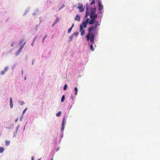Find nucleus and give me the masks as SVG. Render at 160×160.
Instances as JSON below:
<instances>
[{
  "label": "nucleus",
  "mask_w": 160,
  "mask_h": 160,
  "mask_svg": "<svg viewBox=\"0 0 160 160\" xmlns=\"http://www.w3.org/2000/svg\"><path fill=\"white\" fill-rule=\"evenodd\" d=\"M98 15L96 13L93 15L90 16V18H87L86 19H84L82 22L86 26L88 24L89 25H94V23L97 20L96 19L98 18Z\"/></svg>",
  "instance_id": "obj_1"
},
{
  "label": "nucleus",
  "mask_w": 160,
  "mask_h": 160,
  "mask_svg": "<svg viewBox=\"0 0 160 160\" xmlns=\"http://www.w3.org/2000/svg\"><path fill=\"white\" fill-rule=\"evenodd\" d=\"M88 32L86 35V38H88L95 40V37L98 34V30H88Z\"/></svg>",
  "instance_id": "obj_2"
},
{
  "label": "nucleus",
  "mask_w": 160,
  "mask_h": 160,
  "mask_svg": "<svg viewBox=\"0 0 160 160\" xmlns=\"http://www.w3.org/2000/svg\"><path fill=\"white\" fill-rule=\"evenodd\" d=\"M97 2V4L98 6V10L97 14H102L103 12L102 10L103 9V5L102 4V2L101 0H98Z\"/></svg>",
  "instance_id": "obj_3"
},
{
  "label": "nucleus",
  "mask_w": 160,
  "mask_h": 160,
  "mask_svg": "<svg viewBox=\"0 0 160 160\" xmlns=\"http://www.w3.org/2000/svg\"><path fill=\"white\" fill-rule=\"evenodd\" d=\"M92 10H91V11H85V14L84 17V18H87L88 16H89L90 18V16L96 14V11H95V8H92Z\"/></svg>",
  "instance_id": "obj_4"
},
{
  "label": "nucleus",
  "mask_w": 160,
  "mask_h": 160,
  "mask_svg": "<svg viewBox=\"0 0 160 160\" xmlns=\"http://www.w3.org/2000/svg\"><path fill=\"white\" fill-rule=\"evenodd\" d=\"M86 26L82 22L79 26V32L81 33V36H83L85 34V28H86Z\"/></svg>",
  "instance_id": "obj_5"
},
{
  "label": "nucleus",
  "mask_w": 160,
  "mask_h": 160,
  "mask_svg": "<svg viewBox=\"0 0 160 160\" xmlns=\"http://www.w3.org/2000/svg\"><path fill=\"white\" fill-rule=\"evenodd\" d=\"M87 41L88 42H89L88 43V44L89 45V48L92 51H94V49L93 47V44H94L95 40L91 39L88 38H86Z\"/></svg>",
  "instance_id": "obj_6"
},
{
  "label": "nucleus",
  "mask_w": 160,
  "mask_h": 160,
  "mask_svg": "<svg viewBox=\"0 0 160 160\" xmlns=\"http://www.w3.org/2000/svg\"><path fill=\"white\" fill-rule=\"evenodd\" d=\"M101 20L99 22L97 20L94 23V26L92 27H90L88 28V30H92L97 29L98 27L100 25Z\"/></svg>",
  "instance_id": "obj_7"
},
{
  "label": "nucleus",
  "mask_w": 160,
  "mask_h": 160,
  "mask_svg": "<svg viewBox=\"0 0 160 160\" xmlns=\"http://www.w3.org/2000/svg\"><path fill=\"white\" fill-rule=\"evenodd\" d=\"M77 8L79 9L80 12H82L85 10L84 8L83 7V4L82 3H79L77 7Z\"/></svg>",
  "instance_id": "obj_8"
},
{
  "label": "nucleus",
  "mask_w": 160,
  "mask_h": 160,
  "mask_svg": "<svg viewBox=\"0 0 160 160\" xmlns=\"http://www.w3.org/2000/svg\"><path fill=\"white\" fill-rule=\"evenodd\" d=\"M92 8H95V11H97V8L95 6L93 8L92 7H90L89 4L87 3L86 4V10L87 11H91V10H92Z\"/></svg>",
  "instance_id": "obj_9"
},
{
  "label": "nucleus",
  "mask_w": 160,
  "mask_h": 160,
  "mask_svg": "<svg viewBox=\"0 0 160 160\" xmlns=\"http://www.w3.org/2000/svg\"><path fill=\"white\" fill-rule=\"evenodd\" d=\"M65 122H66V118H65V116H64L63 117L62 121L61 128H62L64 129L65 126Z\"/></svg>",
  "instance_id": "obj_10"
},
{
  "label": "nucleus",
  "mask_w": 160,
  "mask_h": 160,
  "mask_svg": "<svg viewBox=\"0 0 160 160\" xmlns=\"http://www.w3.org/2000/svg\"><path fill=\"white\" fill-rule=\"evenodd\" d=\"M9 69V68L8 66L6 67L4 69V71H2L1 72V74L2 75H4L6 72H7Z\"/></svg>",
  "instance_id": "obj_11"
},
{
  "label": "nucleus",
  "mask_w": 160,
  "mask_h": 160,
  "mask_svg": "<svg viewBox=\"0 0 160 160\" xmlns=\"http://www.w3.org/2000/svg\"><path fill=\"white\" fill-rule=\"evenodd\" d=\"M59 21V18L57 17L56 18V20L54 21L53 24H52V27H53Z\"/></svg>",
  "instance_id": "obj_12"
},
{
  "label": "nucleus",
  "mask_w": 160,
  "mask_h": 160,
  "mask_svg": "<svg viewBox=\"0 0 160 160\" xmlns=\"http://www.w3.org/2000/svg\"><path fill=\"white\" fill-rule=\"evenodd\" d=\"M10 106L11 108H12L13 107V101L11 97L10 98Z\"/></svg>",
  "instance_id": "obj_13"
},
{
  "label": "nucleus",
  "mask_w": 160,
  "mask_h": 160,
  "mask_svg": "<svg viewBox=\"0 0 160 160\" xmlns=\"http://www.w3.org/2000/svg\"><path fill=\"white\" fill-rule=\"evenodd\" d=\"M81 18L80 16L78 15H77L74 18V20L75 21H79L80 20Z\"/></svg>",
  "instance_id": "obj_14"
},
{
  "label": "nucleus",
  "mask_w": 160,
  "mask_h": 160,
  "mask_svg": "<svg viewBox=\"0 0 160 160\" xmlns=\"http://www.w3.org/2000/svg\"><path fill=\"white\" fill-rule=\"evenodd\" d=\"M22 50V49L19 48L18 49V51L16 52L15 53L16 56H17L18 55H19V54L21 52Z\"/></svg>",
  "instance_id": "obj_15"
},
{
  "label": "nucleus",
  "mask_w": 160,
  "mask_h": 160,
  "mask_svg": "<svg viewBox=\"0 0 160 160\" xmlns=\"http://www.w3.org/2000/svg\"><path fill=\"white\" fill-rule=\"evenodd\" d=\"M78 91V88L77 87H74V94L75 95H77Z\"/></svg>",
  "instance_id": "obj_16"
},
{
  "label": "nucleus",
  "mask_w": 160,
  "mask_h": 160,
  "mask_svg": "<svg viewBox=\"0 0 160 160\" xmlns=\"http://www.w3.org/2000/svg\"><path fill=\"white\" fill-rule=\"evenodd\" d=\"M18 102L20 105L22 106L23 105L25 104L24 102L22 101L18 100Z\"/></svg>",
  "instance_id": "obj_17"
},
{
  "label": "nucleus",
  "mask_w": 160,
  "mask_h": 160,
  "mask_svg": "<svg viewBox=\"0 0 160 160\" xmlns=\"http://www.w3.org/2000/svg\"><path fill=\"white\" fill-rule=\"evenodd\" d=\"M37 35H36V36L34 38V39H33V40H32V41L31 44V45L32 46H34L35 40L37 38Z\"/></svg>",
  "instance_id": "obj_18"
},
{
  "label": "nucleus",
  "mask_w": 160,
  "mask_h": 160,
  "mask_svg": "<svg viewBox=\"0 0 160 160\" xmlns=\"http://www.w3.org/2000/svg\"><path fill=\"white\" fill-rule=\"evenodd\" d=\"M29 8H28L25 11L24 13L23 14V15L24 16L25 15H26L27 13H28L29 12Z\"/></svg>",
  "instance_id": "obj_19"
},
{
  "label": "nucleus",
  "mask_w": 160,
  "mask_h": 160,
  "mask_svg": "<svg viewBox=\"0 0 160 160\" xmlns=\"http://www.w3.org/2000/svg\"><path fill=\"white\" fill-rule=\"evenodd\" d=\"M65 95H63L61 98V102H63L65 100Z\"/></svg>",
  "instance_id": "obj_20"
},
{
  "label": "nucleus",
  "mask_w": 160,
  "mask_h": 160,
  "mask_svg": "<svg viewBox=\"0 0 160 160\" xmlns=\"http://www.w3.org/2000/svg\"><path fill=\"white\" fill-rule=\"evenodd\" d=\"M4 150L5 149L3 147H0V153H2L3 152Z\"/></svg>",
  "instance_id": "obj_21"
},
{
  "label": "nucleus",
  "mask_w": 160,
  "mask_h": 160,
  "mask_svg": "<svg viewBox=\"0 0 160 160\" xmlns=\"http://www.w3.org/2000/svg\"><path fill=\"white\" fill-rule=\"evenodd\" d=\"M61 112L59 111L56 114V116L57 117H59L61 115Z\"/></svg>",
  "instance_id": "obj_22"
},
{
  "label": "nucleus",
  "mask_w": 160,
  "mask_h": 160,
  "mask_svg": "<svg viewBox=\"0 0 160 160\" xmlns=\"http://www.w3.org/2000/svg\"><path fill=\"white\" fill-rule=\"evenodd\" d=\"M13 125H14V124L13 123L12 124H11L9 126L6 127V128H7V129H10L12 128V127L13 126Z\"/></svg>",
  "instance_id": "obj_23"
},
{
  "label": "nucleus",
  "mask_w": 160,
  "mask_h": 160,
  "mask_svg": "<svg viewBox=\"0 0 160 160\" xmlns=\"http://www.w3.org/2000/svg\"><path fill=\"white\" fill-rule=\"evenodd\" d=\"M73 37V36L72 35L69 37V40H68L69 42H70L72 41Z\"/></svg>",
  "instance_id": "obj_24"
},
{
  "label": "nucleus",
  "mask_w": 160,
  "mask_h": 160,
  "mask_svg": "<svg viewBox=\"0 0 160 160\" xmlns=\"http://www.w3.org/2000/svg\"><path fill=\"white\" fill-rule=\"evenodd\" d=\"M67 88H68V85H67V84H65L64 85L63 87V90L64 91L66 90L67 89Z\"/></svg>",
  "instance_id": "obj_25"
},
{
  "label": "nucleus",
  "mask_w": 160,
  "mask_h": 160,
  "mask_svg": "<svg viewBox=\"0 0 160 160\" xmlns=\"http://www.w3.org/2000/svg\"><path fill=\"white\" fill-rule=\"evenodd\" d=\"M23 41L24 40L23 39H21L19 41V45H21Z\"/></svg>",
  "instance_id": "obj_26"
},
{
  "label": "nucleus",
  "mask_w": 160,
  "mask_h": 160,
  "mask_svg": "<svg viewBox=\"0 0 160 160\" xmlns=\"http://www.w3.org/2000/svg\"><path fill=\"white\" fill-rule=\"evenodd\" d=\"M64 129V128H61V130H60V134L61 135L63 134Z\"/></svg>",
  "instance_id": "obj_27"
},
{
  "label": "nucleus",
  "mask_w": 160,
  "mask_h": 160,
  "mask_svg": "<svg viewBox=\"0 0 160 160\" xmlns=\"http://www.w3.org/2000/svg\"><path fill=\"white\" fill-rule=\"evenodd\" d=\"M48 35L47 34L43 38L42 42V43H43L44 42V39L46 38L47 37Z\"/></svg>",
  "instance_id": "obj_28"
},
{
  "label": "nucleus",
  "mask_w": 160,
  "mask_h": 160,
  "mask_svg": "<svg viewBox=\"0 0 160 160\" xmlns=\"http://www.w3.org/2000/svg\"><path fill=\"white\" fill-rule=\"evenodd\" d=\"M78 32H74L72 35L73 36H75V37H77L78 35Z\"/></svg>",
  "instance_id": "obj_29"
},
{
  "label": "nucleus",
  "mask_w": 160,
  "mask_h": 160,
  "mask_svg": "<svg viewBox=\"0 0 160 160\" xmlns=\"http://www.w3.org/2000/svg\"><path fill=\"white\" fill-rule=\"evenodd\" d=\"M26 42H24L21 45V46L20 47V48L22 49V48H23L24 46V45H25V44H26Z\"/></svg>",
  "instance_id": "obj_30"
},
{
  "label": "nucleus",
  "mask_w": 160,
  "mask_h": 160,
  "mask_svg": "<svg viewBox=\"0 0 160 160\" xmlns=\"http://www.w3.org/2000/svg\"><path fill=\"white\" fill-rule=\"evenodd\" d=\"M10 144V141H6L5 142V145L6 146H8Z\"/></svg>",
  "instance_id": "obj_31"
},
{
  "label": "nucleus",
  "mask_w": 160,
  "mask_h": 160,
  "mask_svg": "<svg viewBox=\"0 0 160 160\" xmlns=\"http://www.w3.org/2000/svg\"><path fill=\"white\" fill-rule=\"evenodd\" d=\"M65 6V5H64V4H62L61 6L59 8V9L58 10H61V9H62L63 8H64Z\"/></svg>",
  "instance_id": "obj_32"
},
{
  "label": "nucleus",
  "mask_w": 160,
  "mask_h": 160,
  "mask_svg": "<svg viewBox=\"0 0 160 160\" xmlns=\"http://www.w3.org/2000/svg\"><path fill=\"white\" fill-rule=\"evenodd\" d=\"M27 109H28V108H26L23 111L22 113V116H23V115L25 112L27 110Z\"/></svg>",
  "instance_id": "obj_33"
},
{
  "label": "nucleus",
  "mask_w": 160,
  "mask_h": 160,
  "mask_svg": "<svg viewBox=\"0 0 160 160\" xmlns=\"http://www.w3.org/2000/svg\"><path fill=\"white\" fill-rule=\"evenodd\" d=\"M72 28L70 27V28L68 29V33H70V32H71V31H72Z\"/></svg>",
  "instance_id": "obj_34"
},
{
  "label": "nucleus",
  "mask_w": 160,
  "mask_h": 160,
  "mask_svg": "<svg viewBox=\"0 0 160 160\" xmlns=\"http://www.w3.org/2000/svg\"><path fill=\"white\" fill-rule=\"evenodd\" d=\"M46 50L44 51L43 52V54H42V56L43 57H45L46 58H47L48 57V56H45L44 55V53H46Z\"/></svg>",
  "instance_id": "obj_35"
},
{
  "label": "nucleus",
  "mask_w": 160,
  "mask_h": 160,
  "mask_svg": "<svg viewBox=\"0 0 160 160\" xmlns=\"http://www.w3.org/2000/svg\"><path fill=\"white\" fill-rule=\"evenodd\" d=\"M20 127V125H18V126H17V127L15 131L16 132H17L18 130Z\"/></svg>",
  "instance_id": "obj_36"
},
{
  "label": "nucleus",
  "mask_w": 160,
  "mask_h": 160,
  "mask_svg": "<svg viewBox=\"0 0 160 160\" xmlns=\"http://www.w3.org/2000/svg\"><path fill=\"white\" fill-rule=\"evenodd\" d=\"M17 134V132H16L14 131L13 132V138L14 137H15Z\"/></svg>",
  "instance_id": "obj_37"
},
{
  "label": "nucleus",
  "mask_w": 160,
  "mask_h": 160,
  "mask_svg": "<svg viewBox=\"0 0 160 160\" xmlns=\"http://www.w3.org/2000/svg\"><path fill=\"white\" fill-rule=\"evenodd\" d=\"M63 134L61 135V136H60V138H61V139L60 140V142L61 141V139L62 138H63Z\"/></svg>",
  "instance_id": "obj_38"
},
{
  "label": "nucleus",
  "mask_w": 160,
  "mask_h": 160,
  "mask_svg": "<svg viewBox=\"0 0 160 160\" xmlns=\"http://www.w3.org/2000/svg\"><path fill=\"white\" fill-rule=\"evenodd\" d=\"M37 14V12H34L32 13V15L35 16Z\"/></svg>",
  "instance_id": "obj_39"
},
{
  "label": "nucleus",
  "mask_w": 160,
  "mask_h": 160,
  "mask_svg": "<svg viewBox=\"0 0 160 160\" xmlns=\"http://www.w3.org/2000/svg\"><path fill=\"white\" fill-rule=\"evenodd\" d=\"M59 149H60V148L59 147H58L56 149V152H57L59 150Z\"/></svg>",
  "instance_id": "obj_40"
},
{
  "label": "nucleus",
  "mask_w": 160,
  "mask_h": 160,
  "mask_svg": "<svg viewBox=\"0 0 160 160\" xmlns=\"http://www.w3.org/2000/svg\"><path fill=\"white\" fill-rule=\"evenodd\" d=\"M38 11H39L38 9L37 8L35 10L34 12H38Z\"/></svg>",
  "instance_id": "obj_41"
},
{
  "label": "nucleus",
  "mask_w": 160,
  "mask_h": 160,
  "mask_svg": "<svg viewBox=\"0 0 160 160\" xmlns=\"http://www.w3.org/2000/svg\"><path fill=\"white\" fill-rule=\"evenodd\" d=\"M70 98L71 99H72L73 100V99H74V97L72 95H71Z\"/></svg>",
  "instance_id": "obj_42"
},
{
  "label": "nucleus",
  "mask_w": 160,
  "mask_h": 160,
  "mask_svg": "<svg viewBox=\"0 0 160 160\" xmlns=\"http://www.w3.org/2000/svg\"><path fill=\"white\" fill-rule=\"evenodd\" d=\"M34 157L33 156H32L31 157V160H34Z\"/></svg>",
  "instance_id": "obj_43"
},
{
  "label": "nucleus",
  "mask_w": 160,
  "mask_h": 160,
  "mask_svg": "<svg viewBox=\"0 0 160 160\" xmlns=\"http://www.w3.org/2000/svg\"><path fill=\"white\" fill-rule=\"evenodd\" d=\"M14 42H13L12 43V44H11V47H13L14 45Z\"/></svg>",
  "instance_id": "obj_44"
},
{
  "label": "nucleus",
  "mask_w": 160,
  "mask_h": 160,
  "mask_svg": "<svg viewBox=\"0 0 160 160\" xmlns=\"http://www.w3.org/2000/svg\"><path fill=\"white\" fill-rule=\"evenodd\" d=\"M14 67H15V65H13L12 67V68H11V69L12 70H13L14 68Z\"/></svg>",
  "instance_id": "obj_45"
},
{
  "label": "nucleus",
  "mask_w": 160,
  "mask_h": 160,
  "mask_svg": "<svg viewBox=\"0 0 160 160\" xmlns=\"http://www.w3.org/2000/svg\"><path fill=\"white\" fill-rule=\"evenodd\" d=\"M34 59H33L32 61V65H33L34 63Z\"/></svg>",
  "instance_id": "obj_46"
},
{
  "label": "nucleus",
  "mask_w": 160,
  "mask_h": 160,
  "mask_svg": "<svg viewBox=\"0 0 160 160\" xmlns=\"http://www.w3.org/2000/svg\"><path fill=\"white\" fill-rule=\"evenodd\" d=\"M74 26V23H73L72 24L71 28H72Z\"/></svg>",
  "instance_id": "obj_47"
},
{
  "label": "nucleus",
  "mask_w": 160,
  "mask_h": 160,
  "mask_svg": "<svg viewBox=\"0 0 160 160\" xmlns=\"http://www.w3.org/2000/svg\"><path fill=\"white\" fill-rule=\"evenodd\" d=\"M74 99H73V100H72V105H73L74 104Z\"/></svg>",
  "instance_id": "obj_48"
},
{
  "label": "nucleus",
  "mask_w": 160,
  "mask_h": 160,
  "mask_svg": "<svg viewBox=\"0 0 160 160\" xmlns=\"http://www.w3.org/2000/svg\"><path fill=\"white\" fill-rule=\"evenodd\" d=\"M22 116H21V117H20V121H22Z\"/></svg>",
  "instance_id": "obj_49"
},
{
  "label": "nucleus",
  "mask_w": 160,
  "mask_h": 160,
  "mask_svg": "<svg viewBox=\"0 0 160 160\" xmlns=\"http://www.w3.org/2000/svg\"><path fill=\"white\" fill-rule=\"evenodd\" d=\"M38 25L35 28V30H37V29H38L37 28H38Z\"/></svg>",
  "instance_id": "obj_50"
},
{
  "label": "nucleus",
  "mask_w": 160,
  "mask_h": 160,
  "mask_svg": "<svg viewBox=\"0 0 160 160\" xmlns=\"http://www.w3.org/2000/svg\"><path fill=\"white\" fill-rule=\"evenodd\" d=\"M18 118H17L16 119H15V122H17V121H18Z\"/></svg>",
  "instance_id": "obj_51"
},
{
  "label": "nucleus",
  "mask_w": 160,
  "mask_h": 160,
  "mask_svg": "<svg viewBox=\"0 0 160 160\" xmlns=\"http://www.w3.org/2000/svg\"><path fill=\"white\" fill-rule=\"evenodd\" d=\"M72 105L70 106V108H69V109H71L72 108Z\"/></svg>",
  "instance_id": "obj_52"
},
{
  "label": "nucleus",
  "mask_w": 160,
  "mask_h": 160,
  "mask_svg": "<svg viewBox=\"0 0 160 160\" xmlns=\"http://www.w3.org/2000/svg\"><path fill=\"white\" fill-rule=\"evenodd\" d=\"M25 127H26V125H25L24 127V128L23 129V131H24L25 130Z\"/></svg>",
  "instance_id": "obj_53"
},
{
  "label": "nucleus",
  "mask_w": 160,
  "mask_h": 160,
  "mask_svg": "<svg viewBox=\"0 0 160 160\" xmlns=\"http://www.w3.org/2000/svg\"><path fill=\"white\" fill-rule=\"evenodd\" d=\"M99 17L101 18L102 17V15H100Z\"/></svg>",
  "instance_id": "obj_54"
},
{
  "label": "nucleus",
  "mask_w": 160,
  "mask_h": 160,
  "mask_svg": "<svg viewBox=\"0 0 160 160\" xmlns=\"http://www.w3.org/2000/svg\"><path fill=\"white\" fill-rule=\"evenodd\" d=\"M22 74L23 73V70H22Z\"/></svg>",
  "instance_id": "obj_55"
},
{
  "label": "nucleus",
  "mask_w": 160,
  "mask_h": 160,
  "mask_svg": "<svg viewBox=\"0 0 160 160\" xmlns=\"http://www.w3.org/2000/svg\"><path fill=\"white\" fill-rule=\"evenodd\" d=\"M27 122H27H27H26V123H25V125H26H26H27Z\"/></svg>",
  "instance_id": "obj_56"
},
{
  "label": "nucleus",
  "mask_w": 160,
  "mask_h": 160,
  "mask_svg": "<svg viewBox=\"0 0 160 160\" xmlns=\"http://www.w3.org/2000/svg\"><path fill=\"white\" fill-rule=\"evenodd\" d=\"M24 80H26V77H25L24 78Z\"/></svg>",
  "instance_id": "obj_57"
},
{
  "label": "nucleus",
  "mask_w": 160,
  "mask_h": 160,
  "mask_svg": "<svg viewBox=\"0 0 160 160\" xmlns=\"http://www.w3.org/2000/svg\"><path fill=\"white\" fill-rule=\"evenodd\" d=\"M50 160H53V158H52Z\"/></svg>",
  "instance_id": "obj_58"
},
{
  "label": "nucleus",
  "mask_w": 160,
  "mask_h": 160,
  "mask_svg": "<svg viewBox=\"0 0 160 160\" xmlns=\"http://www.w3.org/2000/svg\"><path fill=\"white\" fill-rule=\"evenodd\" d=\"M38 160H41V159L40 158H39L38 159Z\"/></svg>",
  "instance_id": "obj_59"
},
{
  "label": "nucleus",
  "mask_w": 160,
  "mask_h": 160,
  "mask_svg": "<svg viewBox=\"0 0 160 160\" xmlns=\"http://www.w3.org/2000/svg\"><path fill=\"white\" fill-rule=\"evenodd\" d=\"M8 19H7L6 20V22H7V21H8Z\"/></svg>",
  "instance_id": "obj_60"
},
{
  "label": "nucleus",
  "mask_w": 160,
  "mask_h": 160,
  "mask_svg": "<svg viewBox=\"0 0 160 160\" xmlns=\"http://www.w3.org/2000/svg\"><path fill=\"white\" fill-rule=\"evenodd\" d=\"M54 152H53V155H54Z\"/></svg>",
  "instance_id": "obj_61"
},
{
  "label": "nucleus",
  "mask_w": 160,
  "mask_h": 160,
  "mask_svg": "<svg viewBox=\"0 0 160 160\" xmlns=\"http://www.w3.org/2000/svg\"><path fill=\"white\" fill-rule=\"evenodd\" d=\"M91 0H89V1H90Z\"/></svg>",
  "instance_id": "obj_62"
},
{
  "label": "nucleus",
  "mask_w": 160,
  "mask_h": 160,
  "mask_svg": "<svg viewBox=\"0 0 160 160\" xmlns=\"http://www.w3.org/2000/svg\"><path fill=\"white\" fill-rule=\"evenodd\" d=\"M1 135V134H0V136Z\"/></svg>",
  "instance_id": "obj_63"
}]
</instances>
